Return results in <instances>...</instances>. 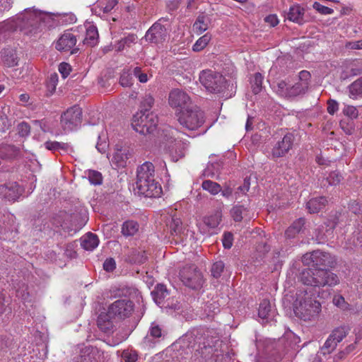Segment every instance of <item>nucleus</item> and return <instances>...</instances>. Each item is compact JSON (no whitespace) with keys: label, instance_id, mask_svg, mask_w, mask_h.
<instances>
[{"label":"nucleus","instance_id":"nucleus-5","mask_svg":"<svg viewBox=\"0 0 362 362\" xmlns=\"http://www.w3.org/2000/svg\"><path fill=\"white\" fill-rule=\"evenodd\" d=\"M158 122L157 115L153 112L145 110V111H140L134 115L132 126L139 134H146L153 132Z\"/></svg>","mask_w":362,"mask_h":362},{"label":"nucleus","instance_id":"nucleus-63","mask_svg":"<svg viewBox=\"0 0 362 362\" xmlns=\"http://www.w3.org/2000/svg\"><path fill=\"white\" fill-rule=\"evenodd\" d=\"M349 342H350V344L343 351V353H344L346 354H349L353 352L356 348L357 344H355V342L354 341H351Z\"/></svg>","mask_w":362,"mask_h":362},{"label":"nucleus","instance_id":"nucleus-31","mask_svg":"<svg viewBox=\"0 0 362 362\" xmlns=\"http://www.w3.org/2000/svg\"><path fill=\"white\" fill-rule=\"evenodd\" d=\"M290 85L285 81H280L273 86L274 91L280 96L288 98Z\"/></svg>","mask_w":362,"mask_h":362},{"label":"nucleus","instance_id":"nucleus-43","mask_svg":"<svg viewBox=\"0 0 362 362\" xmlns=\"http://www.w3.org/2000/svg\"><path fill=\"white\" fill-rule=\"evenodd\" d=\"M224 269V264L221 261L216 262L213 264L211 267V274L214 278H219L223 272Z\"/></svg>","mask_w":362,"mask_h":362},{"label":"nucleus","instance_id":"nucleus-28","mask_svg":"<svg viewBox=\"0 0 362 362\" xmlns=\"http://www.w3.org/2000/svg\"><path fill=\"white\" fill-rule=\"evenodd\" d=\"M139 230V224L134 221H128L123 223L122 233L124 236H132Z\"/></svg>","mask_w":362,"mask_h":362},{"label":"nucleus","instance_id":"nucleus-46","mask_svg":"<svg viewBox=\"0 0 362 362\" xmlns=\"http://www.w3.org/2000/svg\"><path fill=\"white\" fill-rule=\"evenodd\" d=\"M58 82V76L56 74H52L47 84L48 91L52 94L55 90Z\"/></svg>","mask_w":362,"mask_h":362},{"label":"nucleus","instance_id":"nucleus-9","mask_svg":"<svg viewBox=\"0 0 362 362\" xmlns=\"http://www.w3.org/2000/svg\"><path fill=\"white\" fill-rule=\"evenodd\" d=\"M180 276L183 284L193 289L199 288L204 282L203 276L195 265H187L180 272Z\"/></svg>","mask_w":362,"mask_h":362},{"label":"nucleus","instance_id":"nucleus-27","mask_svg":"<svg viewBox=\"0 0 362 362\" xmlns=\"http://www.w3.org/2000/svg\"><path fill=\"white\" fill-rule=\"evenodd\" d=\"M308 88L306 83L297 82L290 86L288 98H292L305 93Z\"/></svg>","mask_w":362,"mask_h":362},{"label":"nucleus","instance_id":"nucleus-19","mask_svg":"<svg viewBox=\"0 0 362 362\" xmlns=\"http://www.w3.org/2000/svg\"><path fill=\"white\" fill-rule=\"evenodd\" d=\"M304 9L298 5H293L290 7L287 13V19L298 24L302 25L305 23Z\"/></svg>","mask_w":362,"mask_h":362},{"label":"nucleus","instance_id":"nucleus-59","mask_svg":"<svg viewBox=\"0 0 362 362\" xmlns=\"http://www.w3.org/2000/svg\"><path fill=\"white\" fill-rule=\"evenodd\" d=\"M298 78H299V82H300L301 83H306L307 84V87L308 88V86H309V80L310 78V72H308L307 71H301L299 73Z\"/></svg>","mask_w":362,"mask_h":362},{"label":"nucleus","instance_id":"nucleus-50","mask_svg":"<svg viewBox=\"0 0 362 362\" xmlns=\"http://www.w3.org/2000/svg\"><path fill=\"white\" fill-rule=\"evenodd\" d=\"M18 134L21 136H27L30 132V125L26 122H21L18 125Z\"/></svg>","mask_w":362,"mask_h":362},{"label":"nucleus","instance_id":"nucleus-47","mask_svg":"<svg viewBox=\"0 0 362 362\" xmlns=\"http://www.w3.org/2000/svg\"><path fill=\"white\" fill-rule=\"evenodd\" d=\"M263 76L259 73H256L254 76L253 79V92L257 94L259 92L262 83Z\"/></svg>","mask_w":362,"mask_h":362},{"label":"nucleus","instance_id":"nucleus-44","mask_svg":"<svg viewBox=\"0 0 362 362\" xmlns=\"http://www.w3.org/2000/svg\"><path fill=\"white\" fill-rule=\"evenodd\" d=\"M119 83L123 87H129L133 83V78L132 74L127 71H123L120 76Z\"/></svg>","mask_w":362,"mask_h":362},{"label":"nucleus","instance_id":"nucleus-62","mask_svg":"<svg viewBox=\"0 0 362 362\" xmlns=\"http://www.w3.org/2000/svg\"><path fill=\"white\" fill-rule=\"evenodd\" d=\"M249 189L250 183L247 180H245L243 185L238 188V191L235 192V194L240 192L245 194L249 191Z\"/></svg>","mask_w":362,"mask_h":362},{"label":"nucleus","instance_id":"nucleus-16","mask_svg":"<svg viewBox=\"0 0 362 362\" xmlns=\"http://www.w3.org/2000/svg\"><path fill=\"white\" fill-rule=\"evenodd\" d=\"M167 35L168 33L165 26L156 23L148 30L145 38L150 42L157 44L165 41Z\"/></svg>","mask_w":362,"mask_h":362},{"label":"nucleus","instance_id":"nucleus-35","mask_svg":"<svg viewBox=\"0 0 362 362\" xmlns=\"http://www.w3.org/2000/svg\"><path fill=\"white\" fill-rule=\"evenodd\" d=\"M45 146L47 149L49 151H66L69 147V144L66 143L58 142V141H48L45 143Z\"/></svg>","mask_w":362,"mask_h":362},{"label":"nucleus","instance_id":"nucleus-15","mask_svg":"<svg viewBox=\"0 0 362 362\" xmlns=\"http://www.w3.org/2000/svg\"><path fill=\"white\" fill-rule=\"evenodd\" d=\"M294 136L292 134H286L276 143L272 150V156L273 158H280L285 156L289 150L292 148Z\"/></svg>","mask_w":362,"mask_h":362},{"label":"nucleus","instance_id":"nucleus-45","mask_svg":"<svg viewBox=\"0 0 362 362\" xmlns=\"http://www.w3.org/2000/svg\"><path fill=\"white\" fill-rule=\"evenodd\" d=\"M313 7L318 13L322 15H329L334 13V10L332 8L325 6L317 1L313 3Z\"/></svg>","mask_w":362,"mask_h":362},{"label":"nucleus","instance_id":"nucleus-38","mask_svg":"<svg viewBox=\"0 0 362 362\" xmlns=\"http://www.w3.org/2000/svg\"><path fill=\"white\" fill-rule=\"evenodd\" d=\"M349 93L353 98L362 93V78L355 81L349 86Z\"/></svg>","mask_w":362,"mask_h":362},{"label":"nucleus","instance_id":"nucleus-11","mask_svg":"<svg viewBox=\"0 0 362 362\" xmlns=\"http://www.w3.org/2000/svg\"><path fill=\"white\" fill-rule=\"evenodd\" d=\"M82 122V110L78 106H73L68 109L61 118L62 127L65 132H70L81 126Z\"/></svg>","mask_w":362,"mask_h":362},{"label":"nucleus","instance_id":"nucleus-23","mask_svg":"<svg viewBox=\"0 0 362 362\" xmlns=\"http://www.w3.org/2000/svg\"><path fill=\"white\" fill-rule=\"evenodd\" d=\"M151 294L156 303L160 305L169 293L165 286L163 284H158L151 292Z\"/></svg>","mask_w":362,"mask_h":362},{"label":"nucleus","instance_id":"nucleus-24","mask_svg":"<svg viewBox=\"0 0 362 362\" xmlns=\"http://www.w3.org/2000/svg\"><path fill=\"white\" fill-rule=\"evenodd\" d=\"M97 324L99 329L104 332H109L113 327L112 322L106 313H101L97 320Z\"/></svg>","mask_w":362,"mask_h":362},{"label":"nucleus","instance_id":"nucleus-34","mask_svg":"<svg viewBox=\"0 0 362 362\" xmlns=\"http://www.w3.org/2000/svg\"><path fill=\"white\" fill-rule=\"evenodd\" d=\"M211 39V35L206 33L199 37L192 46V49L194 52H199L206 47Z\"/></svg>","mask_w":362,"mask_h":362},{"label":"nucleus","instance_id":"nucleus-39","mask_svg":"<svg viewBox=\"0 0 362 362\" xmlns=\"http://www.w3.org/2000/svg\"><path fill=\"white\" fill-rule=\"evenodd\" d=\"M333 304L342 310H350L349 304L345 300L344 298L341 295H335L332 299Z\"/></svg>","mask_w":362,"mask_h":362},{"label":"nucleus","instance_id":"nucleus-29","mask_svg":"<svg viewBox=\"0 0 362 362\" xmlns=\"http://www.w3.org/2000/svg\"><path fill=\"white\" fill-rule=\"evenodd\" d=\"M208 27V18L204 16H199L193 25V30L197 34H201L206 31Z\"/></svg>","mask_w":362,"mask_h":362},{"label":"nucleus","instance_id":"nucleus-10","mask_svg":"<svg viewBox=\"0 0 362 362\" xmlns=\"http://www.w3.org/2000/svg\"><path fill=\"white\" fill-rule=\"evenodd\" d=\"M168 103L177 116L191 106V99L188 94L178 88L172 90L168 95Z\"/></svg>","mask_w":362,"mask_h":362},{"label":"nucleus","instance_id":"nucleus-49","mask_svg":"<svg viewBox=\"0 0 362 362\" xmlns=\"http://www.w3.org/2000/svg\"><path fill=\"white\" fill-rule=\"evenodd\" d=\"M362 339V327H359L355 329L354 332L352 333L350 336H349V339H346V341H354L355 344H358V342Z\"/></svg>","mask_w":362,"mask_h":362},{"label":"nucleus","instance_id":"nucleus-1","mask_svg":"<svg viewBox=\"0 0 362 362\" xmlns=\"http://www.w3.org/2000/svg\"><path fill=\"white\" fill-rule=\"evenodd\" d=\"M302 262L305 265L313 267L306 269L300 273V279L304 285L320 288L325 286H334L339 283L337 274L328 269L317 268L332 267L334 265L335 259L330 254L319 250L313 251L305 254Z\"/></svg>","mask_w":362,"mask_h":362},{"label":"nucleus","instance_id":"nucleus-2","mask_svg":"<svg viewBox=\"0 0 362 362\" xmlns=\"http://www.w3.org/2000/svg\"><path fill=\"white\" fill-rule=\"evenodd\" d=\"M54 17L67 23H74L76 20V16L71 13L54 14L32 7L25 8L22 12L4 21L2 29L5 31H12L19 28L25 34H33L43 24L50 25Z\"/></svg>","mask_w":362,"mask_h":362},{"label":"nucleus","instance_id":"nucleus-40","mask_svg":"<svg viewBox=\"0 0 362 362\" xmlns=\"http://www.w3.org/2000/svg\"><path fill=\"white\" fill-rule=\"evenodd\" d=\"M337 342L329 335L328 339L326 340L324 346L321 349V352L325 355L331 353L334 351L337 345Z\"/></svg>","mask_w":362,"mask_h":362},{"label":"nucleus","instance_id":"nucleus-18","mask_svg":"<svg viewBox=\"0 0 362 362\" xmlns=\"http://www.w3.org/2000/svg\"><path fill=\"white\" fill-rule=\"evenodd\" d=\"M0 192L3 193L4 197L8 201H16L21 194L22 189L16 182H13L8 185L2 186L0 188Z\"/></svg>","mask_w":362,"mask_h":362},{"label":"nucleus","instance_id":"nucleus-64","mask_svg":"<svg viewBox=\"0 0 362 362\" xmlns=\"http://www.w3.org/2000/svg\"><path fill=\"white\" fill-rule=\"evenodd\" d=\"M154 100L151 95H146L144 100V106L146 107V110L148 107H151L153 104Z\"/></svg>","mask_w":362,"mask_h":362},{"label":"nucleus","instance_id":"nucleus-33","mask_svg":"<svg viewBox=\"0 0 362 362\" xmlns=\"http://www.w3.org/2000/svg\"><path fill=\"white\" fill-rule=\"evenodd\" d=\"M202 187L203 189L209 192L213 195L218 194L221 191V187L217 182L211 180H205L202 182Z\"/></svg>","mask_w":362,"mask_h":362},{"label":"nucleus","instance_id":"nucleus-20","mask_svg":"<svg viewBox=\"0 0 362 362\" xmlns=\"http://www.w3.org/2000/svg\"><path fill=\"white\" fill-rule=\"evenodd\" d=\"M328 200L325 197L313 198L307 203V209L310 213H317L325 207Z\"/></svg>","mask_w":362,"mask_h":362},{"label":"nucleus","instance_id":"nucleus-36","mask_svg":"<svg viewBox=\"0 0 362 362\" xmlns=\"http://www.w3.org/2000/svg\"><path fill=\"white\" fill-rule=\"evenodd\" d=\"M89 182L94 185H100L103 182L102 174L96 170H89L87 173Z\"/></svg>","mask_w":362,"mask_h":362},{"label":"nucleus","instance_id":"nucleus-30","mask_svg":"<svg viewBox=\"0 0 362 362\" xmlns=\"http://www.w3.org/2000/svg\"><path fill=\"white\" fill-rule=\"evenodd\" d=\"M305 224L303 218H299L293 222V223L286 230V235L288 238H293L296 234L298 233Z\"/></svg>","mask_w":362,"mask_h":362},{"label":"nucleus","instance_id":"nucleus-4","mask_svg":"<svg viewBox=\"0 0 362 362\" xmlns=\"http://www.w3.org/2000/svg\"><path fill=\"white\" fill-rule=\"evenodd\" d=\"M136 187L139 194L147 197H158L162 194L160 185L155 179L153 163L145 162L137 169Z\"/></svg>","mask_w":362,"mask_h":362},{"label":"nucleus","instance_id":"nucleus-7","mask_svg":"<svg viewBox=\"0 0 362 362\" xmlns=\"http://www.w3.org/2000/svg\"><path fill=\"white\" fill-rule=\"evenodd\" d=\"M178 121L182 126L193 131L202 126L204 115L197 107H189L178 115Z\"/></svg>","mask_w":362,"mask_h":362},{"label":"nucleus","instance_id":"nucleus-21","mask_svg":"<svg viewBox=\"0 0 362 362\" xmlns=\"http://www.w3.org/2000/svg\"><path fill=\"white\" fill-rule=\"evenodd\" d=\"M99 244V240L95 234L88 233L81 238V245L86 250L92 251L95 249Z\"/></svg>","mask_w":362,"mask_h":362},{"label":"nucleus","instance_id":"nucleus-22","mask_svg":"<svg viewBox=\"0 0 362 362\" xmlns=\"http://www.w3.org/2000/svg\"><path fill=\"white\" fill-rule=\"evenodd\" d=\"M98 33L97 28L93 25H89L86 28V37L84 38V44L93 47L98 44Z\"/></svg>","mask_w":362,"mask_h":362},{"label":"nucleus","instance_id":"nucleus-56","mask_svg":"<svg viewBox=\"0 0 362 362\" xmlns=\"http://www.w3.org/2000/svg\"><path fill=\"white\" fill-rule=\"evenodd\" d=\"M122 357L124 362H135L137 360V354L134 352L124 351Z\"/></svg>","mask_w":362,"mask_h":362},{"label":"nucleus","instance_id":"nucleus-12","mask_svg":"<svg viewBox=\"0 0 362 362\" xmlns=\"http://www.w3.org/2000/svg\"><path fill=\"white\" fill-rule=\"evenodd\" d=\"M134 310V303L128 299H119L112 303L108 308L110 315L119 319L129 317Z\"/></svg>","mask_w":362,"mask_h":362},{"label":"nucleus","instance_id":"nucleus-3","mask_svg":"<svg viewBox=\"0 0 362 362\" xmlns=\"http://www.w3.org/2000/svg\"><path fill=\"white\" fill-rule=\"evenodd\" d=\"M315 288L298 290L293 303L295 315L304 321L316 320L322 310L321 303L316 299Z\"/></svg>","mask_w":362,"mask_h":362},{"label":"nucleus","instance_id":"nucleus-8","mask_svg":"<svg viewBox=\"0 0 362 362\" xmlns=\"http://www.w3.org/2000/svg\"><path fill=\"white\" fill-rule=\"evenodd\" d=\"M199 81L210 93H219L226 87L224 77L212 70H204L199 74Z\"/></svg>","mask_w":362,"mask_h":362},{"label":"nucleus","instance_id":"nucleus-48","mask_svg":"<svg viewBox=\"0 0 362 362\" xmlns=\"http://www.w3.org/2000/svg\"><path fill=\"white\" fill-rule=\"evenodd\" d=\"M133 74L141 83H146L148 81V76L146 73L142 72L141 68L139 66H136L133 69Z\"/></svg>","mask_w":362,"mask_h":362},{"label":"nucleus","instance_id":"nucleus-17","mask_svg":"<svg viewBox=\"0 0 362 362\" xmlns=\"http://www.w3.org/2000/svg\"><path fill=\"white\" fill-rule=\"evenodd\" d=\"M76 37L70 31L64 32L58 39L55 47L59 51H69L76 45Z\"/></svg>","mask_w":362,"mask_h":362},{"label":"nucleus","instance_id":"nucleus-61","mask_svg":"<svg viewBox=\"0 0 362 362\" xmlns=\"http://www.w3.org/2000/svg\"><path fill=\"white\" fill-rule=\"evenodd\" d=\"M346 47L349 49H362V40H357V41H353V42H349Z\"/></svg>","mask_w":362,"mask_h":362},{"label":"nucleus","instance_id":"nucleus-25","mask_svg":"<svg viewBox=\"0 0 362 362\" xmlns=\"http://www.w3.org/2000/svg\"><path fill=\"white\" fill-rule=\"evenodd\" d=\"M350 332V328L347 326H341L334 329L331 333V337L337 343L341 342L344 339L348 337Z\"/></svg>","mask_w":362,"mask_h":362},{"label":"nucleus","instance_id":"nucleus-58","mask_svg":"<svg viewBox=\"0 0 362 362\" xmlns=\"http://www.w3.org/2000/svg\"><path fill=\"white\" fill-rule=\"evenodd\" d=\"M13 0H0V14L8 11L13 5Z\"/></svg>","mask_w":362,"mask_h":362},{"label":"nucleus","instance_id":"nucleus-14","mask_svg":"<svg viewBox=\"0 0 362 362\" xmlns=\"http://www.w3.org/2000/svg\"><path fill=\"white\" fill-rule=\"evenodd\" d=\"M222 219L221 210H216L213 214L204 216L202 221L197 222V227L201 233L206 234L211 229L218 226Z\"/></svg>","mask_w":362,"mask_h":362},{"label":"nucleus","instance_id":"nucleus-54","mask_svg":"<svg viewBox=\"0 0 362 362\" xmlns=\"http://www.w3.org/2000/svg\"><path fill=\"white\" fill-rule=\"evenodd\" d=\"M149 334L154 338H159L162 336L161 328L158 325L152 323L149 330Z\"/></svg>","mask_w":362,"mask_h":362},{"label":"nucleus","instance_id":"nucleus-53","mask_svg":"<svg viewBox=\"0 0 362 362\" xmlns=\"http://www.w3.org/2000/svg\"><path fill=\"white\" fill-rule=\"evenodd\" d=\"M233 235L230 233H225L223 236V245L226 249H230L233 245Z\"/></svg>","mask_w":362,"mask_h":362},{"label":"nucleus","instance_id":"nucleus-6","mask_svg":"<svg viewBox=\"0 0 362 362\" xmlns=\"http://www.w3.org/2000/svg\"><path fill=\"white\" fill-rule=\"evenodd\" d=\"M171 134L173 136L168 139L165 149L172 160L176 162L185 156L188 147V143L187 141L181 140L180 133L177 130H172Z\"/></svg>","mask_w":362,"mask_h":362},{"label":"nucleus","instance_id":"nucleus-41","mask_svg":"<svg viewBox=\"0 0 362 362\" xmlns=\"http://www.w3.org/2000/svg\"><path fill=\"white\" fill-rule=\"evenodd\" d=\"M342 180V175L337 171L331 172L325 178L328 185L333 186L340 183Z\"/></svg>","mask_w":362,"mask_h":362},{"label":"nucleus","instance_id":"nucleus-37","mask_svg":"<svg viewBox=\"0 0 362 362\" xmlns=\"http://www.w3.org/2000/svg\"><path fill=\"white\" fill-rule=\"evenodd\" d=\"M271 312V305L269 300H264L259 304L258 315L259 317L262 319H267L269 317V313Z\"/></svg>","mask_w":362,"mask_h":362},{"label":"nucleus","instance_id":"nucleus-26","mask_svg":"<svg viewBox=\"0 0 362 362\" xmlns=\"http://www.w3.org/2000/svg\"><path fill=\"white\" fill-rule=\"evenodd\" d=\"M128 158L129 150L122 148H119L117 146L113 154L112 160L115 161L118 165L123 166Z\"/></svg>","mask_w":362,"mask_h":362},{"label":"nucleus","instance_id":"nucleus-42","mask_svg":"<svg viewBox=\"0 0 362 362\" xmlns=\"http://www.w3.org/2000/svg\"><path fill=\"white\" fill-rule=\"evenodd\" d=\"M118 0H100L99 6L104 13H109L117 4Z\"/></svg>","mask_w":362,"mask_h":362},{"label":"nucleus","instance_id":"nucleus-60","mask_svg":"<svg viewBox=\"0 0 362 362\" xmlns=\"http://www.w3.org/2000/svg\"><path fill=\"white\" fill-rule=\"evenodd\" d=\"M266 23L270 26L274 27L279 23V19L276 15H269L264 18Z\"/></svg>","mask_w":362,"mask_h":362},{"label":"nucleus","instance_id":"nucleus-57","mask_svg":"<svg viewBox=\"0 0 362 362\" xmlns=\"http://www.w3.org/2000/svg\"><path fill=\"white\" fill-rule=\"evenodd\" d=\"M339 110V104L336 100H329L327 102V112L334 115Z\"/></svg>","mask_w":362,"mask_h":362},{"label":"nucleus","instance_id":"nucleus-52","mask_svg":"<svg viewBox=\"0 0 362 362\" xmlns=\"http://www.w3.org/2000/svg\"><path fill=\"white\" fill-rule=\"evenodd\" d=\"M58 70L63 78H66L71 70V66L66 62H62L59 65Z\"/></svg>","mask_w":362,"mask_h":362},{"label":"nucleus","instance_id":"nucleus-55","mask_svg":"<svg viewBox=\"0 0 362 362\" xmlns=\"http://www.w3.org/2000/svg\"><path fill=\"white\" fill-rule=\"evenodd\" d=\"M116 267V263L113 258H107L103 263V269L108 272H112Z\"/></svg>","mask_w":362,"mask_h":362},{"label":"nucleus","instance_id":"nucleus-13","mask_svg":"<svg viewBox=\"0 0 362 362\" xmlns=\"http://www.w3.org/2000/svg\"><path fill=\"white\" fill-rule=\"evenodd\" d=\"M167 228L169 238L175 243L183 242L186 239L187 233L179 218L173 216L168 223Z\"/></svg>","mask_w":362,"mask_h":362},{"label":"nucleus","instance_id":"nucleus-32","mask_svg":"<svg viewBox=\"0 0 362 362\" xmlns=\"http://www.w3.org/2000/svg\"><path fill=\"white\" fill-rule=\"evenodd\" d=\"M247 211V208L236 205L231 209L230 215L235 221L240 222L243 220V216L246 215Z\"/></svg>","mask_w":362,"mask_h":362},{"label":"nucleus","instance_id":"nucleus-51","mask_svg":"<svg viewBox=\"0 0 362 362\" xmlns=\"http://www.w3.org/2000/svg\"><path fill=\"white\" fill-rule=\"evenodd\" d=\"M343 112L345 115L351 118H356L358 117L357 109L352 105H347L343 109Z\"/></svg>","mask_w":362,"mask_h":362}]
</instances>
